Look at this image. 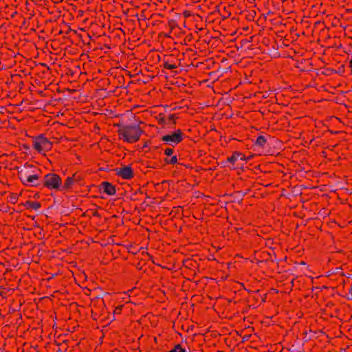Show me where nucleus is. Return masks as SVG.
<instances>
[{"mask_svg": "<svg viewBox=\"0 0 352 352\" xmlns=\"http://www.w3.org/2000/svg\"><path fill=\"white\" fill-rule=\"evenodd\" d=\"M103 190L108 195H114L116 192V188L108 182H103L101 184Z\"/></svg>", "mask_w": 352, "mask_h": 352, "instance_id": "0eeeda50", "label": "nucleus"}, {"mask_svg": "<svg viewBox=\"0 0 352 352\" xmlns=\"http://www.w3.org/2000/svg\"><path fill=\"white\" fill-rule=\"evenodd\" d=\"M39 138L41 142V144L43 151L50 150L52 147V142L46 138H45L43 135H39Z\"/></svg>", "mask_w": 352, "mask_h": 352, "instance_id": "6e6552de", "label": "nucleus"}, {"mask_svg": "<svg viewBox=\"0 0 352 352\" xmlns=\"http://www.w3.org/2000/svg\"><path fill=\"white\" fill-rule=\"evenodd\" d=\"M164 67L166 69H172L175 68L176 66L175 65H170V64H168V63H165Z\"/></svg>", "mask_w": 352, "mask_h": 352, "instance_id": "2eb2a0df", "label": "nucleus"}, {"mask_svg": "<svg viewBox=\"0 0 352 352\" xmlns=\"http://www.w3.org/2000/svg\"><path fill=\"white\" fill-rule=\"evenodd\" d=\"M24 206L28 208H31L35 210H38L41 207V204L38 202H32L30 201H26Z\"/></svg>", "mask_w": 352, "mask_h": 352, "instance_id": "1a4fd4ad", "label": "nucleus"}, {"mask_svg": "<svg viewBox=\"0 0 352 352\" xmlns=\"http://www.w3.org/2000/svg\"><path fill=\"white\" fill-rule=\"evenodd\" d=\"M340 268L338 267L336 268V271H338Z\"/></svg>", "mask_w": 352, "mask_h": 352, "instance_id": "393cba45", "label": "nucleus"}, {"mask_svg": "<svg viewBox=\"0 0 352 352\" xmlns=\"http://www.w3.org/2000/svg\"><path fill=\"white\" fill-rule=\"evenodd\" d=\"M168 352H178L176 350H174V349H172L171 351H168Z\"/></svg>", "mask_w": 352, "mask_h": 352, "instance_id": "5701e85b", "label": "nucleus"}, {"mask_svg": "<svg viewBox=\"0 0 352 352\" xmlns=\"http://www.w3.org/2000/svg\"><path fill=\"white\" fill-rule=\"evenodd\" d=\"M162 140L170 145L177 144L182 140V133L180 130H177L172 134L163 136Z\"/></svg>", "mask_w": 352, "mask_h": 352, "instance_id": "7ed1b4c3", "label": "nucleus"}, {"mask_svg": "<svg viewBox=\"0 0 352 352\" xmlns=\"http://www.w3.org/2000/svg\"><path fill=\"white\" fill-rule=\"evenodd\" d=\"M266 143V139L264 136L260 135L257 138L255 145L259 146H264L265 144Z\"/></svg>", "mask_w": 352, "mask_h": 352, "instance_id": "9b49d317", "label": "nucleus"}, {"mask_svg": "<svg viewBox=\"0 0 352 352\" xmlns=\"http://www.w3.org/2000/svg\"><path fill=\"white\" fill-rule=\"evenodd\" d=\"M178 352H186V349L181 348Z\"/></svg>", "mask_w": 352, "mask_h": 352, "instance_id": "aec40b11", "label": "nucleus"}, {"mask_svg": "<svg viewBox=\"0 0 352 352\" xmlns=\"http://www.w3.org/2000/svg\"><path fill=\"white\" fill-rule=\"evenodd\" d=\"M44 179V185L48 188L57 189L60 186L61 179L56 174H47Z\"/></svg>", "mask_w": 352, "mask_h": 352, "instance_id": "f03ea898", "label": "nucleus"}, {"mask_svg": "<svg viewBox=\"0 0 352 352\" xmlns=\"http://www.w3.org/2000/svg\"><path fill=\"white\" fill-rule=\"evenodd\" d=\"M181 348H182V346L180 344H177L173 349L178 351L180 350Z\"/></svg>", "mask_w": 352, "mask_h": 352, "instance_id": "f3484780", "label": "nucleus"}, {"mask_svg": "<svg viewBox=\"0 0 352 352\" xmlns=\"http://www.w3.org/2000/svg\"><path fill=\"white\" fill-rule=\"evenodd\" d=\"M39 175L38 174L34 173V171L28 177V179L24 185L31 186H37L40 184Z\"/></svg>", "mask_w": 352, "mask_h": 352, "instance_id": "423d86ee", "label": "nucleus"}, {"mask_svg": "<svg viewBox=\"0 0 352 352\" xmlns=\"http://www.w3.org/2000/svg\"><path fill=\"white\" fill-rule=\"evenodd\" d=\"M114 170L118 175L125 179H131L133 176V170L129 166H124L121 168H116Z\"/></svg>", "mask_w": 352, "mask_h": 352, "instance_id": "39448f33", "label": "nucleus"}, {"mask_svg": "<svg viewBox=\"0 0 352 352\" xmlns=\"http://www.w3.org/2000/svg\"><path fill=\"white\" fill-rule=\"evenodd\" d=\"M73 183V178L72 177H67L65 182V185H64V187L65 188H69L71 186V185Z\"/></svg>", "mask_w": 352, "mask_h": 352, "instance_id": "ddd939ff", "label": "nucleus"}, {"mask_svg": "<svg viewBox=\"0 0 352 352\" xmlns=\"http://www.w3.org/2000/svg\"><path fill=\"white\" fill-rule=\"evenodd\" d=\"M241 158H248V156H245V157H242Z\"/></svg>", "mask_w": 352, "mask_h": 352, "instance_id": "b1692460", "label": "nucleus"}, {"mask_svg": "<svg viewBox=\"0 0 352 352\" xmlns=\"http://www.w3.org/2000/svg\"><path fill=\"white\" fill-rule=\"evenodd\" d=\"M121 138L127 142H134L139 140L142 131L137 124L122 125L118 131Z\"/></svg>", "mask_w": 352, "mask_h": 352, "instance_id": "f257e3e1", "label": "nucleus"}, {"mask_svg": "<svg viewBox=\"0 0 352 352\" xmlns=\"http://www.w3.org/2000/svg\"><path fill=\"white\" fill-rule=\"evenodd\" d=\"M173 153V150L171 148H166L164 151L165 155L170 156Z\"/></svg>", "mask_w": 352, "mask_h": 352, "instance_id": "dca6fc26", "label": "nucleus"}, {"mask_svg": "<svg viewBox=\"0 0 352 352\" xmlns=\"http://www.w3.org/2000/svg\"><path fill=\"white\" fill-rule=\"evenodd\" d=\"M241 155V154L240 153L235 152L233 153V155L231 157L228 158L227 161L229 162L233 163L235 161H236Z\"/></svg>", "mask_w": 352, "mask_h": 352, "instance_id": "f8f14e48", "label": "nucleus"}, {"mask_svg": "<svg viewBox=\"0 0 352 352\" xmlns=\"http://www.w3.org/2000/svg\"><path fill=\"white\" fill-rule=\"evenodd\" d=\"M166 162H168V163H170L172 164H176L177 162V156H173L170 160H168L167 159H166Z\"/></svg>", "mask_w": 352, "mask_h": 352, "instance_id": "4468645a", "label": "nucleus"}, {"mask_svg": "<svg viewBox=\"0 0 352 352\" xmlns=\"http://www.w3.org/2000/svg\"><path fill=\"white\" fill-rule=\"evenodd\" d=\"M348 299L352 300V294L348 296Z\"/></svg>", "mask_w": 352, "mask_h": 352, "instance_id": "4be33fe9", "label": "nucleus"}, {"mask_svg": "<svg viewBox=\"0 0 352 352\" xmlns=\"http://www.w3.org/2000/svg\"><path fill=\"white\" fill-rule=\"evenodd\" d=\"M169 119L171 120H173V119H174L173 116V115H170L169 116Z\"/></svg>", "mask_w": 352, "mask_h": 352, "instance_id": "412c9836", "label": "nucleus"}, {"mask_svg": "<svg viewBox=\"0 0 352 352\" xmlns=\"http://www.w3.org/2000/svg\"><path fill=\"white\" fill-rule=\"evenodd\" d=\"M32 168L33 166L30 165H25L23 167H16V169L18 170L19 178L23 184L26 183L28 177L32 173V170H31V168Z\"/></svg>", "mask_w": 352, "mask_h": 352, "instance_id": "20e7f679", "label": "nucleus"}, {"mask_svg": "<svg viewBox=\"0 0 352 352\" xmlns=\"http://www.w3.org/2000/svg\"><path fill=\"white\" fill-rule=\"evenodd\" d=\"M41 142L39 138V136L34 141L33 146L34 148L37 150L39 153L43 152V148L41 147Z\"/></svg>", "mask_w": 352, "mask_h": 352, "instance_id": "9d476101", "label": "nucleus"}, {"mask_svg": "<svg viewBox=\"0 0 352 352\" xmlns=\"http://www.w3.org/2000/svg\"><path fill=\"white\" fill-rule=\"evenodd\" d=\"M16 199H17L16 196H13V197H11V201L12 203H14L16 201Z\"/></svg>", "mask_w": 352, "mask_h": 352, "instance_id": "a211bd4d", "label": "nucleus"}, {"mask_svg": "<svg viewBox=\"0 0 352 352\" xmlns=\"http://www.w3.org/2000/svg\"><path fill=\"white\" fill-rule=\"evenodd\" d=\"M252 157V155H250L249 157H248V158H241V160H250Z\"/></svg>", "mask_w": 352, "mask_h": 352, "instance_id": "6ab92c4d", "label": "nucleus"}]
</instances>
